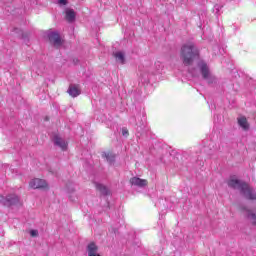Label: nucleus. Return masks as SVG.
<instances>
[{
	"mask_svg": "<svg viewBox=\"0 0 256 256\" xmlns=\"http://www.w3.org/2000/svg\"><path fill=\"white\" fill-rule=\"evenodd\" d=\"M114 57L117 61V63H121V65H123V63H125V53L118 51L114 53Z\"/></svg>",
	"mask_w": 256,
	"mask_h": 256,
	"instance_id": "19",
	"label": "nucleus"
},
{
	"mask_svg": "<svg viewBox=\"0 0 256 256\" xmlns=\"http://www.w3.org/2000/svg\"><path fill=\"white\" fill-rule=\"evenodd\" d=\"M189 73L192 75V77L199 76V71H197V69H189Z\"/></svg>",
	"mask_w": 256,
	"mask_h": 256,
	"instance_id": "21",
	"label": "nucleus"
},
{
	"mask_svg": "<svg viewBox=\"0 0 256 256\" xmlns=\"http://www.w3.org/2000/svg\"><path fill=\"white\" fill-rule=\"evenodd\" d=\"M130 184L134 185V187H147V180L139 177H132L130 179Z\"/></svg>",
	"mask_w": 256,
	"mask_h": 256,
	"instance_id": "11",
	"label": "nucleus"
},
{
	"mask_svg": "<svg viewBox=\"0 0 256 256\" xmlns=\"http://www.w3.org/2000/svg\"><path fill=\"white\" fill-rule=\"evenodd\" d=\"M102 159H106V161H115V157L117 155L111 151H106L101 153Z\"/></svg>",
	"mask_w": 256,
	"mask_h": 256,
	"instance_id": "15",
	"label": "nucleus"
},
{
	"mask_svg": "<svg viewBox=\"0 0 256 256\" xmlns=\"http://www.w3.org/2000/svg\"><path fill=\"white\" fill-rule=\"evenodd\" d=\"M219 11H221V5L216 4V5L214 6V12L217 14V13H219Z\"/></svg>",
	"mask_w": 256,
	"mask_h": 256,
	"instance_id": "22",
	"label": "nucleus"
},
{
	"mask_svg": "<svg viewBox=\"0 0 256 256\" xmlns=\"http://www.w3.org/2000/svg\"><path fill=\"white\" fill-rule=\"evenodd\" d=\"M163 69V63L161 61L153 62L146 60L139 67L140 77L142 83H147L152 75L159 73Z\"/></svg>",
	"mask_w": 256,
	"mask_h": 256,
	"instance_id": "1",
	"label": "nucleus"
},
{
	"mask_svg": "<svg viewBox=\"0 0 256 256\" xmlns=\"http://www.w3.org/2000/svg\"><path fill=\"white\" fill-rule=\"evenodd\" d=\"M139 127L142 128V127H143V124H140Z\"/></svg>",
	"mask_w": 256,
	"mask_h": 256,
	"instance_id": "26",
	"label": "nucleus"
},
{
	"mask_svg": "<svg viewBox=\"0 0 256 256\" xmlns=\"http://www.w3.org/2000/svg\"><path fill=\"white\" fill-rule=\"evenodd\" d=\"M202 151L208 155V157H211L217 152V147L213 146V143H210L209 146H204Z\"/></svg>",
	"mask_w": 256,
	"mask_h": 256,
	"instance_id": "12",
	"label": "nucleus"
},
{
	"mask_svg": "<svg viewBox=\"0 0 256 256\" xmlns=\"http://www.w3.org/2000/svg\"><path fill=\"white\" fill-rule=\"evenodd\" d=\"M238 124L242 127V129H244V131L249 129V122H247V118H245V116L238 118Z\"/></svg>",
	"mask_w": 256,
	"mask_h": 256,
	"instance_id": "18",
	"label": "nucleus"
},
{
	"mask_svg": "<svg viewBox=\"0 0 256 256\" xmlns=\"http://www.w3.org/2000/svg\"><path fill=\"white\" fill-rule=\"evenodd\" d=\"M199 57V50L195 44L189 42L181 47L180 59L184 65L189 66L193 64V60Z\"/></svg>",
	"mask_w": 256,
	"mask_h": 256,
	"instance_id": "2",
	"label": "nucleus"
},
{
	"mask_svg": "<svg viewBox=\"0 0 256 256\" xmlns=\"http://www.w3.org/2000/svg\"><path fill=\"white\" fill-rule=\"evenodd\" d=\"M43 69H45V65L43 63H34L32 65V71H35L38 75L43 73Z\"/></svg>",
	"mask_w": 256,
	"mask_h": 256,
	"instance_id": "20",
	"label": "nucleus"
},
{
	"mask_svg": "<svg viewBox=\"0 0 256 256\" xmlns=\"http://www.w3.org/2000/svg\"><path fill=\"white\" fill-rule=\"evenodd\" d=\"M241 210L247 211V219H249V221H250V223H252V225H256V213L251 210H247V207H245V206H242Z\"/></svg>",
	"mask_w": 256,
	"mask_h": 256,
	"instance_id": "13",
	"label": "nucleus"
},
{
	"mask_svg": "<svg viewBox=\"0 0 256 256\" xmlns=\"http://www.w3.org/2000/svg\"><path fill=\"white\" fill-rule=\"evenodd\" d=\"M75 11L73 9H66V20L68 23H73L75 21Z\"/></svg>",
	"mask_w": 256,
	"mask_h": 256,
	"instance_id": "17",
	"label": "nucleus"
},
{
	"mask_svg": "<svg viewBox=\"0 0 256 256\" xmlns=\"http://www.w3.org/2000/svg\"><path fill=\"white\" fill-rule=\"evenodd\" d=\"M122 135H124V137H127V135H129V131H127V129H123L122 130Z\"/></svg>",
	"mask_w": 256,
	"mask_h": 256,
	"instance_id": "25",
	"label": "nucleus"
},
{
	"mask_svg": "<svg viewBox=\"0 0 256 256\" xmlns=\"http://www.w3.org/2000/svg\"><path fill=\"white\" fill-rule=\"evenodd\" d=\"M86 253L88 256H101L99 254V246L95 242H90L86 247Z\"/></svg>",
	"mask_w": 256,
	"mask_h": 256,
	"instance_id": "9",
	"label": "nucleus"
},
{
	"mask_svg": "<svg viewBox=\"0 0 256 256\" xmlns=\"http://www.w3.org/2000/svg\"><path fill=\"white\" fill-rule=\"evenodd\" d=\"M198 69L204 81L209 83V85L217 81V78H215L214 75L211 73V70L209 69V66L207 65V63H205V61L198 62Z\"/></svg>",
	"mask_w": 256,
	"mask_h": 256,
	"instance_id": "4",
	"label": "nucleus"
},
{
	"mask_svg": "<svg viewBox=\"0 0 256 256\" xmlns=\"http://www.w3.org/2000/svg\"><path fill=\"white\" fill-rule=\"evenodd\" d=\"M172 157H174V161H187L191 159V156L188 154V152L183 151H172L171 153Z\"/></svg>",
	"mask_w": 256,
	"mask_h": 256,
	"instance_id": "7",
	"label": "nucleus"
},
{
	"mask_svg": "<svg viewBox=\"0 0 256 256\" xmlns=\"http://www.w3.org/2000/svg\"><path fill=\"white\" fill-rule=\"evenodd\" d=\"M58 5H60V7L67 5V0H58Z\"/></svg>",
	"mask_w": 256,
	"mask_h": 256,
	"instance_id": "24",
	"label": "nucleus"
},
{
	"mask_svg": "<svg viewBox=\"0 0 256 256\" xmlns=\"http://www.w3.org/2000/svg\"><path fill=\"white\" fill-rule=\"evenodd\" d=\"M68 93L70 97H79L81 95V90L75 85H71L68 89Z\"/></svg>",
	"mask_w": 256,
	"mask_h": 256,
	"instance_id": "14",
	"label": "nucleus"
},
{
	"mask_svg": "<svg viewBox=\"0 0 256 256\" xmlns=\"http://www.w3.org/2000/svg\"><path fill=\"white\" fill-rule=\"evenodd\" d=\"M228 187H231L232 189H238L240 191L241 195L245 197V199H249L250 201H255L256 199V192L253 190V188L249 187V184L237 180V179H230L228 181Z\"/></svg>",
	"mask_w": 256,
	"mask_h": 256,
	"instance_id": "3",
	"label": "nucleus"
},
{
	"mask_svg": "<svg viewBox=\"0 0 256 256\" xmlns=\"http://www.w3.org/2000/svg\"><path fill=\"white\" fill-rule=\"evenodd\" d=\"M0 203L2 205H5L6 207H11L13 205H19V196L15 194L8 195L4 197L3 195H0Z\"/></svg>",
	"mask_w": 256,
	"mask_h": 256,
	"instance_id": "5",
	"label": "nucleus"
},
{
	"mask_svg": "<svg viewBox=\"0 0 256 256\" xmlns=\"http://www.w3.org/2000/svg\"><path fill=\"white\" fill-rule=\"evenodd\" d=\"M48 39L50 43H53L54 47H61V36L57 32H49Z\"/></svg>",
	"mask_w": 256,
	"mask_h": 256,
	"instance_id": "10",
	"label": "nucleus"
},
{
	"mask_svg": "<svg viewBox=\"0 0 256 256\" xmlns=\"http://www.w3.org/2000/svg\"><path fill=\"white\" fill-rule=\"evenodd\" d=\"M29 186L31 189H47V181L39 178H34L30 181Z\"/></svg>",
	"mask_w": 256,
	"mask_h": 256,
	"instance_id": "6",
	"label": "nucleus"
},
{
	"mask_svg": "<svg viewBox=\"0 0 256 256\" xmlns=\"http://www.w3.org/2000/svg\"><path fill=\"white\" fill-rule=\"evenodd\" d=\"M53 143L56 147H59L62 151H67L68 143L65 139L61 138L60 136L53 137Z\"/></svg>",
	"mask_w": 256,
	"mask_h": 256,
	"instance_id": "8",
	"label": "nucleus"
},
{
	"mask_svg": "<svg viewBox=\"0 0 256 256\" xmlns=\"http://www.w3.org/2000/svg\"><path fill=\"white\" fill-rule=\"evenodd\" d=\"M30 235H31V237H37V235H39V231H37V230H31V231H30Z\"/></svg>",
	"mask_w": 256,
	"mask_h": 256,
	"instance_id": "23",
	"label": "nucleus"
},
{
	"mask_svg": "<svg viewBox=\"0 0 256 256\" xmlns=\"http://www.w3.org/2000/svg\"><path fill=\"white\" fill-rule=\"evenodd\" d=\"M95 187L97 189V191H99L101 193V195H109V188H107V186L100 184V183H95Z\"/></svg>",
	"mask_w": 256,
	"mask_h": 256,
	"instance_id": "16",
	"label": "nucleus"
}]
</instances>
